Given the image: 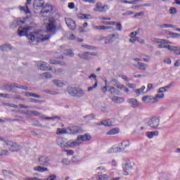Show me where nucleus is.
Returning <instances> with one entry per match:
<instances>
[{"label": "nucleus", "instance_id": "4468645a", "mask_svg": "<svg viewBox=\"0 0 180 180\" xmlns=\"http://www.w3.org/2000/svg\"><path fill=\"white\" fill-rule=\"evenodd\" d=\"M37 67L41 70V71H51V68L49 69V67L47 66V63L46 62H38L37 64Z\"/></svg>", "mask_w": 180, "mask_h": 180}, {"label": "nucleus", "instance_id": "5fc2aeb1", "mask_svg": "<svg viewBox=\"0 0 180 180\" xmlns=\"http://www.w3.org/2000/svg\"><path fill=\"white\" fill-rule=\"evenodd\" d=\"M26 24V20L25 19H18L17 20V25H25Z\"/></svg>", "mask_w": 180, "mask_h": 180}, {"label": "nucleus", "instance_id": "412c9836", "mask_svg": "<svg viewBox=\"0 0 180 180\" xmlns=\"http://www.w3.org/2000/svg\"><path fill=\"white\" fill-rule=\"evenodd\" d=\"M22 94L25 95V96H30L31 98H38L39 99L41 98L40 95H38L32 92L22 91Z\"/></svg>", "mask_w": 180, "mask_h": 180}, {"label": "nucleus", "instance_id": "4d7b16f0", "mask_svg": "<svg viewBox=\"0 0 180 180\" xmlns=\"http://www.w3.org/2000/svg\"><path fill=\"white\" fill-rule=\"evenodd\" d=\"M122 4H129V5H136V1H129L127 0H121Z\"/></svg>", "mask_w": 180, "mask_h": 180}, {"label": "nucleus", "instance_id": "f704fd0d", "mask_svg": "<svg viewBox=\"0 0 180 180\" xmlns=\"http://www.w3.org/2000/svg\"><path fill=\"white\" fill-rule=\"evenodd\" d=\"M119 133V129L117 128H114L110 129L107 132V134L108 136H113L115 134H117Z\"/></svg>", "mask_w": 180, "mask_h": 180}, {"label": "nucleus", "instance_id": "a211bd4d", "mask_svg": "<svg viewBox=\"0 0 180 180\" xmlns=\"http://www.w3.org/2000/svg\"><path fill=\"white\" fill-rule=\"evenodd\" d=\"M128 103H129V105H131L132 108H139V106H140V103H139V101H137V99L135 98H129L127 100Z\"/></svg>", "mask_w": 180, "mask_h": 180}, {"label": "nucleus", "instance_id": "37998d69", "mask_svg": "<svg viewBox=\"0 0 180 180\" xmlns=\"http://www.w3.org/2000/svg\"><path fill=\"white\" fill-rule=\"evenodd\" d=\"M167 33L169 36H173L174 39H179L180 37V34H178L176 32H172L168 31Z\"/></svg>", "mask_w": 180, "mask_h": 180}, {"label": "nucleus", "instance_id": "ea45409f", "mask_svg": "<svg viewBox=\"0 0 180 180\" xmlns=\"http://www.w3.org/2000/svg\"><path fill=\"white\" fill-rule=\"evenodd\" d=\"M2 89H5L6 91H13V86L9 85L8 84H4L1 86Z\"/></svg>", "mask_w": 180, "mask_h": 180}, {"label": "nucleus", "instance_id": "c9c22d12", "mask_svg": "<svg viewBox=\"0 0 180 180\" xmlns=\"http://www.w3.org/2000/svg\"><path fill=\"white\" fill-rule=\"evenodd\" d=\"M53 83L54 84V85H56V86H58L59 88H61L65 85L64 82L58 79L53 80Z\"/></svg>", "mask_w": 180, "mask_h": 180}, {"label": "nucleus", "instance_id": "f257e3e1", "mask_svg": "<svg viewBox=\"0 0 180 180\" xmlns=\"http://www.w3.org/2000/svg\"><path fill=\"white\" fill-rule=\"evenodd\" d=\"M32 29H33V27L25 24V25H20L18 27L17 33L20 37L26 36L30 43H33L34 41H46L50 39V35H44L43 31L41 30L32 32L28 34Z\"/></svg>", "mask_w": 180, "mask_h": 180}, {"label": "nucleus", "instance_id": "680f3d73", "mask_svg": "<svg viewBox=\"0 0 180 180\" xmlns=\"http://www.w3.org/2000/svg\"><path fill=\"white\" fill-rule=\"evenodd\" d=\"M160 44H172V43L167 39H160Z\"/></svg>", "mask_w": 180, "mask_h": 180}, {"label": "nucleus", "instance_id": "052dcab7", "mask_svg": "<svg viewBox=\"0 0 180 180\" xmlns=\"http://www.w3.org/2000/svg\"><path fill=\"white\" fill-rule=\"evenodd\" d=\"M176 49H178V46H172L170 45H167V50H169L170 51H176Z\"/></svg>", "mask_w": 180, "mask_h": 180}, {"label": "nucleus", "instance_id": "49530a36", "mask_svg": "<svg viewBox=\"0 0 180 180\" xmlns=\"http://www.w3.org/2000/svg\"><path fill=\"white\" fill-rule=\"evenodd\" d=\"M115 29L116 30H117L118 32H122V29H123V26H122V23L120 22H116L115 24Z\"/></svg>", "mask_w": 180, "mask_h": 180}, {"label": "nucleus", "instance_id": "e433bc0d", "mask_svg": "<svg viewBox=\"0 0 180 180\" xmlns=\"http://www.w3.org/2000/svg\"><path fill=\"white\" fill-rule=\"evenodd\" d=\"M101 124L103 126H105L106 127H109L112 126V120H105L101 122Z\"/></svg>", "mask_w": 180, "mask_h": 180}, {"label": "nucleus", "instance_id": "e2e57ef3", "mask_svg": "<svg viewBox=\"0 0 180 180\" xmlns=\"http://www.w3.org/2000/svg\"><path fill=\"white\" fill-rule=\"evenodd\" d=\"M146 58H142V61H144L145 63H150L151 60V57L150 56H146Z\"/></svg>", "mask_w": 180, "mask_h": 180}, {"label": "nucleus", "instance_id": "c03bdc74", "mask_svg": "<svg viewBox=\"0 0 180 180\" xmlns=\"http://www.w3.org/2000/svg\"><path fill=\"white\" fill-rule=\"evenodd\" d=\"M41 77L46 79H50V78L53 77L51 72H44L41 75Z\"/></svg>", "mask_w": 180, "mask_h": 180}, {"label": "nucleus", "instance_id": "b1692460", "mask_svg": "<svg viewBox=\"0 0 180 180\" xmlns=\"http://www.w3.org/2000/svg\"><path fill=\"white\" fill-rule=\"evenodd\" d=\"M111 99L112 101L115 102V103H123V102H124L123 97L113 96Z\"/></svg>", "mask_w": 180, "mask_h": 180}, {"label": "nucleus", "instance_id": "9b49d317", "mask_svg": "<svg viewBox=\"0 0 180 180\" xmlns=\"http://www.w3.org/2000/svg\"><path fill=\"white\" fill-rule=\"evenodd\" d=\"M44 6V0H34L33 2V8L36 9V11H39V9H41Z\"/></svg>", "mask_w": 180, "mask_h": 180}, {"label": "nucleus", "instance_id": "ddd939ff", "mask_svg": "<svg viewBox=\"0 0 180 180\" xmlns=\"http://www.w3.org/2000/svg\"><path fill=\"white\" fill-rule=\"evenodd\" d=\"M31 4L32 0H27V2L24 6H20V11H21V12H24V13H26V15H27V13H30V10H29V6L27 5H30Z\"/></svg>", "mask_w": 180, "mask_h": 180}, {"label": "nucleus", "instance_id": "bb28decb", "mask_svg": "<svg viewBox=\"0 0 180 180\" xmlns=\"http://www.w3.org/2000/svg\"><path fill=\"white\" fill-rule=\"evenodd\" d=\"M146 134L148 139H153V137L158 136V134H160V132H158V131H152L146 132Z\"/></svg>", "mask_w": 180, "mask_h": 180}, {"label": "nucleus", "instance_id": "c756f323", "mask_svg": "<svg viewBox=\"0 0 180 180\" xmlns=\"http://www.w3.org/2000/svg\"><path fill=\"white\" fill-rule=\"evenodd\" d=\"M147 67L148 65L146 64L138 62L136 68H138V70H140L141 71H146V70H147Z\"/></svg>", "mask_w": 180, "mask_h": 180}, {"label": "nucleus", "instance_id": "c85d7f7f", "mask_svg": "<svg viewBox=\"0 0 180 180\" xmlns=\"http://www.w3.org/2000/svg\"><path fill=\"white\" fill-rule=\"evenodd\" d=\"M79 19H86L88 20H91V19H94V17L91 14H84L80 13L79 15Z\"/></svg>", "mask_w": 180, "mask_h": 180}, {"label": "nucleus", "instance_id": "393cba45", "mask_svg": "<svg viewBox=\"0 0 180 180\" xmlns=\"http://www.w3.org/2000/svg\"><path fill=\"white\" fill-rule=\"evenodd\" d=\"M120 151H122V148L113 146L112 148H110L107 150V153L108 154H112V153H120Z\"/></svg>", "mask_w": 180, "mask_h": 180}, {"label": "nucleus", "instance_id": "423d86ee", "mask_svg": "<svg viewBox=\"0 0 180 180\" xmlns=\"http://www.w3.org/2000/svg\"><path fill=\"white\" fill-rule=\"evenodd\" d=\"M120 35L119 33L115 32V34H112L108 35L105 39V44H112L115 40H117L119 39Z\"/></svg>", "mask_w": 180, "mask_h": 180}, {"label": "nucleus", "instance_id": "de8ad7c7", "mask_svg": "<svg viewBox=\"0 0 180 180\" xmlns=\"http://www.w3.org/2000/svg\"><path fill=\"white\" fill-rule=\"evenodd\" d=\"M29 102H31L32 103H43V101L37 100L35 98H30Z\"/></svg>", "mask_w": 180, "mask_h": 180}, {"label": "nucleus", "instance_id": "09e8293b", "mask_svg": "<svg viewBox=\"0 0 180 180\" xmlns=\"http://www.w3.org/2000/svg\"><path fill=\"white\" fill-rule=\"evenodd\" d=\"M109 91L112 95H117V90L116 89V88L111 86Z\"/></svg>", "mask_w": 180, "mask_h": 180}, {"label": "nucleus", "instance_id": "0e129e2a", "mask_svg": "<svg viewBox=\"0 0 180 180\" xmlns=\"http://www.w3.org/2000/svg\"><path fill=\"white\" fill-rule=\"evenodd\" d=\"M144 89H146V86H142L141 89H136L135 93L136 94H140V92H143V91H144Z\"/></svg>", "mask_w": 180, "mask_h": 180}, {"label": "nucleus", "instance_id": "0eeeda50", "mask_svg": "<svg viewBox=\"0 0 180 180\" xmlns=\"http://www.w3.org/2000/svg\"><path fill=\"white\" fill-rule=\"evenodd\" d=\"M109 6L108 5H104L102 6V3L98 2L96 4V8L94 9V12H108L109 11Z\"/></svg>", "mask_w": 180, "mask_h": 180}, {"label": "nucleus", "instance_id": "a878e982", "mask_svg": "<svg viewBox=\"0 0 180 180\" xmlns=\"http://www.w3.org/2000/svg\"><path fill=\"white\" fill-rule=\"evenodd\" d=\"M80 144H81V142L79 141H78V138H77L76 141H69L68 148L69 147H72V148L78 147L80 146Z\"/></svg>", "mask_w": 180, "mask_h": 180}, {"label": "nucleus", "instance_id": "2f4dec72", "mask_svg": "<svg viewBox=\"0 0 180 180\" xmlns=\"http://www.w3.org/2000/svg\"><path fill=\"white\" fill-rule=\"evenodd\" d=\"M79 58H83V60H91V57L88 56V52H83L82 53L77 54Z\"/></svg>", "mask_w": 180, "mask_h": 180}, {"label": "nucleus", "instance_id": "6e6d98bb", "mask_svg": "<svg viewBox=\"0 0 180 180\" xmlns=\"http://www.w3.org/2000/svg\"><path fill=\"white\" fill-rule=\"evenodd\" d=\"M46 120H60V117L58 116H55V117H45Z\"/></svg>", "mask_w": 180, "mask_h": 180}, {"label": "nucleus", "instance_id": "2eb2a0df", "mask_svg": "<svg viewBox=\"0 0 180 180\" xmlns=\"http://www.w3.org/2000/svg\"><path fill=\"white\" fill-rule=\"evenodd\" d=\"M156 98L153 97L152 96H145L142 98L143 102H145V103H155Z\"/></svg>", "mask_w": 180, "mask_h": 180}, {"label": "nucleus", "instance_id": "1a4fd4ad", "mask_svg": "<svg viewBox=\"0 0 180 180\" xmlns=\"http://www.w3.org/2000/svg\"><path fill=\"white\" fill-rule=\"evenodd\" d=\"M38 162L40 165H43L44 167H48L50 164V159L46 155L39 156L38 159Z\"/></svg>", "mask_w": 180, "mask_h": 180}, {"label": "nucleus", "instance_id": "864d4df0", "mask_svg": "<svg viewBox=\"0 0 180 180\" xmlns=\"http://www.w3.org/2000/svg\"><path fill=\"white\" fill-rule=\"evenodd\" d=\"M169 12L170 15H175V13H176V8L175 7H171Z\"/></svg>", "mask_w": 180, "mask_h": 180}, {"label": "nucleus", "instance_id": "dca6fc26", "mask_svg": "<svg viewBox=\"0 0 180 180\" xmlns=\"http://www.w3.org/2000/svg\"><path fill=\"white\" fill-rule=\"evenodd\" d=\"M91 139H92V137L91 136V135H89V134L79 135L77 136V141H79L80 143L81 141H89Z\"/></svg>", "mask_w": 180, "mask_h": 180}, {"label": "nucleus", "instance_id": "aec40b11", "mask_svg": "<svg viewBox=\"0 0 180 180\" xmlns=\"http://www.w3.org/2000/svg\"><path fill=\"white\" fill-rule=\"evenodd\" d=\"M53 12V6L46 4L42 9L41 13H51Z\"/></svg>", "mask_w": 180, "mask_h": 180}, {"label": "nucleus", "instance_id": "603ef678", "mask_svg": "<svg viewBox=\"0 0 180 180\" xmlns=\"http://www.w3.org/2000/svg\"><path fill=\"white\" fill-rule=\"evenodd\" d=\"M57 179V176L56 174L49 175L45 180H56Z\"/></svg>", "mask_w": 180, "mask_h": 180}, {"label": "nucleus", "instance_id": "9d476101", "mask_svg": "<svg viewBox=\"0 0 180 180\" xmlns=\"http://www.w3.org/2000/svg\"><path fill=\"white\" fill-rule=\"evenodd\" d=\"M65 22L70 30H75L77 25L75 21L71 18H65Z\"/></svg>", "mask_w": 180, "mask_h": 180}, {"label": "nucleus", "instance_id": "7ed1b4c3", "mask_svg": "<svg viewBox=\"0 0 180 180\" xmlns=\"http://www.w3.org/2000/svg\"><path fill=\"white\" fill-rule=\"evenodd\" d=\"M160 117L153 116L148 120L147 124L153 130H155L160 126Z\"/></svg>", "mask_w": 180, "mask_h": 180}, {"label": "nucleus", "instance_id": "4c0bfd02", "mask_svg": "<svg viewBox=\"0 0 180 180\" xmlns=\"http://www.w3.org/2000/svg\"><path fill=\"white\" fill-rule=\"evenodd\" d=\"M158 27H161L162 29H168L169 27H172L174 29V27H175V25L172 24H163L158 25Z\"/></svg>", "mask_w": 180, "mask_h": 180}, {"label": "nucleus", "instance_id": "f3484780", "mask_svg": "<svg viewBox=\"0 0 180 180\" xmlns=\"http://www.w3.org/2000/svg\"><path fill=\"white\" fill-rule=\"evenodd\" d=\"M70 131H71V133L72 134H78L79 133H83L84 129H82V128H81V127L73 126L70 128Z\"/></svg>", "mask_w": 180, "mask_h": 180}, {"label": "nucleus", "instance_id": "58836bf2", "mask_svg": "<svg viewBox=\"0 0 180 180\" xmlns=\"http://www.w3.org/2000/svg\"><path fill=\"white\" fill-rule=\"evenodd\" d=\"M171 88H172V84H169L166 86L160 88L159 92H167L168 89H171Z\"/></svg>", "mask_w": 180, "mask_h": 180}, {"label": "nucleus", "instance_id": "69168bd1", "mask_svg": "<svg viewBox=\"0 0 180 180\" xmlns=\"http://www.w3.org/2000/svg\"><path fill=\"white\" fill-rule=\"evenodd\" d=\"M9 154V151L8 150H2L0 153V156L8 155Z\"/></svg>", "mask_w": 180, "mask_h": 180}, {"label": "nucleus", "instance_id": "3c124183", "mask_svg": "<svg viewBox=\"0 0 180 180\" xmlns=\"http://www.w3.org/2000/svg\"><path fill=\"white\" fill-rule=\"evenodd\" d=\"M22 180H46V179H39L37 177H27V178L22 179Z\"/></svg>", "mask_w": 180, "mask_h": 180}, {"label": "nucleus", "instance_id": "79ce46f5", "mask_svg": "<svg viewBox=\"0 0 180 180\" xmlns=\"http://www.w3.org/2000/svg\"><path fill=\"white\" fill-rule=\"evenodd\" d=\"M158 94H157L155 98V101L156 102H158V99H162V98H164V92H160V89L158 91Z\"/></svg>", "mask_w": 180, "mask_h": 180}, {"label": "nucleus", "instance_id": "39448f33", "mask_svg": "<svg viewBox=\"0 0 180 180\" xmlns=\"http://www.w3.org/2000/svg\"><path fill=\"white\" fill-rule=\"evenodd\" d=\"M46 32L49 34H56V32H57V27L56 26V20H49V23L46 26Z\"/></svg>", "mask_w": 180, "mask_h": 180}, {"label": "nucleus", "instance_id": "338daca9", "mask_svg": "<svg viewBox=\"0 0 180 180\" xmlns=\"http://www.w3.org/2000/svg\"><path fill=\"white\" fill-rule=\"evenodd\" d=\"M62 163L65 164V165H70V160L67 158H63L62 160Z\"/></svg>", "mask_w": 180, "mask_h": 180}, {"label": "nucleus", "instance_id": "72a5a7b5", "mask_svg": "<svg viewBox=\"0 0 180 180\" xmlns=\"http://www.w3.org/2000/svg\"><path fill=\"white\" fill-rule=\"evenodd\" d=\"M34 171H37L38 172H46V171H49L47 167H43L41 166H37L34 168Z\"/></svg>", "mask_w": 180, "mask_h": 180}, {"label": "nucleus", "instance_id": "7c9ffc66", "mask_svg": "<svg viewBox=\"0 0 180 180\" xmlns=\"http://www.w3.org/2000/svg\"><path fill=\"white\" fill-rule=\"evenodd\" d=\"M0 50L1 51H9L10 50H12V46H11L10 44H4L0 46Z\"/></svg>", "mask_w": 180, "mask_h": 180}, {"label": "nucleus", "instance_id": "a19ab883", "mask_svg": "<svg viewBox=\"0 0 180 180\" xmlns=\"http://www.w3.org/2000/svg\"><path fill=\"white\" fill-rule=\"evenodd\" d=\"M115 86L117 88H118V89H122L123 91H124L125 92H129V89L127 87H126V86L123 85V84H120L119 83L115 85Z\"/></svg>", "mask_w": 180, "mask_h": 180}, {"label": "nucleus", "instance_id": "4be33fe9", "mask_svg": "<svg viewBox=\"0 0 180 180\" xmlns=\"http://www.w3.org/2000/svg\"><path fill=\"white\" fill-rule=\"evenodd\" d=\"M122 168L124 172H127V171H130L131 169H133V167L131 166L130 161H127L124 163V165L122 166Z\"/></svg>", "mask_w": 180, "mask_h": 180}, {"label": "nucleus", "instance_id": "8fccbe9b", "mask_svg": "<svg viewBox=\"0 0 180 180\" xmlns=\"http://www.w3.org/2000/svg\"><path fill=\"white\" fill-rule=\"evenodd\" d=\"M65 56H69V57H74V52L71 50H66L65 52Z\"/></svg>", "mask_w": 180, "mask_h": 180}, {"label": "nucleus", "instance_id": "f03ea898", "mask_svg": "<svg viewBox=\"0 0 180 180\" xmlns=\"http://www.w3.org/2000/svg\"><path fill=\"white\" fill-rule=\"evenodd\" d=\"M67 91L70 96H75L76 98H82L85 95L84 90L77 87L68 86Z\"/></svg>", "mask_w": 180, "mask_h": 180}, {"label": "nucleus", "instance_id": "6e6552de", "mask_svg": "<svg viewBox=\"0 0 180 180\" xmlns=\"http://www.w3.org/2000/svg\"><path fill=\"white\" fill-rule=\"evenodd\" d=\"M56 143L61 148H68L69 141L65 138H58Z\"/></svg>", "mask_w": 180, "mask_h": 180}, {"label": "nucleus", "instance_id": "bf43d9fd", "mask_svg": "<svg viewBox=\"0 0 180 180\" xmlns=\"http://www.w3.org/2000/svg\"><path fill=\"white\" fill-rule=\"evenodd\" d=\"M82 47H84V49H86L87 50H95V47L91 45H82Z\"/></svg>", "mask_w": 180, "mask_h": 180}, {"label": "nucleus", "instance_id": "13d9d810", "mask_svg": "<svg viewBox=\"0 0 180 180\" xmlns=\"http://www.w3.org/2000/svg\"><path fill=\"white\" fill-rule=\"evenodd\" d=\"M2 174H3V175H4V176H8V175H11V174H12V173L9 170L3 169Z\"/></svg>", "mask_w": 180, "mask_h": 180}, {"label": "nucleus", "instance_id": "a18cd8bd", "mask_svg": "<svg viewBox=\"0 0 180 180\" xmlns=\"http://www.w3.org/2000/svg\"><path fill=\"white\" fill-rule=\"evenodd\" d=\"M67 131L63 129L58 128L56 131V134L60 135V134H66Z\"/></svg>", "mask_w": 180, "mask_h": 180}, {"label": "nucleus", "instance_id": "cd10ccee", "mask_svg": "<svg viewBox=\"0 0 180 180\" xmlns=\"http://www.w3.org/2000/svg\"><path fill=\"white\" fill-rule=\"evenodd\" d=\"M93 29H96V30H108L109 29H112V27L104 25H93Z\"/></svg>", "mask_w": 180, "mask_h": 180}, {"label": "nucleus", "instance_id": "20e7f679", "mask_svg": "<svg viewBox=\"0 0 180 180\" xmlns=\"http://www.w3.org/2000/svg\"><path fill=\"white\" fill-rule=\"evenodd\" d=\"M6 146H8L10 147L9 150L12 153L20 151V150H22L23 147L22 146L18 145L16 142H13L12 141L6 140L5 141Z\"/></svg>", "mask_w": 180, "mask_h": 180}, {"label": "nucleus", "instance_id": "f8f14e48", "mask_svg": "<svg viewBox=\"0 0 180 180\" xmlns=\"http://www.w3.org/2000/svg\"><path fill=\"white\" fill-rule=\"evenodd\" d=\"M92 78L95 81V83L92 86L88 87L87 89L88 92H91V91H94V89H95L98 86V79H96V76L94 74H91L89 77V79H92Z\"/></svg>", "mask_w": 180, "mask_h": 180}, {"label": "nucleus", "instance_id": "6ab92c4d", "mask_svg": "<svg viewBox=\"0 0 180 180\" xmlns=\"http://www.w3.org/2000/svg\"><path fill=\"white\" fill-rule=\"evenodd\" d=\"M25 115H27L28 116H39V117H44V115H43L41 113L37 111H33V110H27L25 112Z\"/></svg>", "mask_w": 180, "mask_h": 180}, {"label": "nucleus", "instance_id": "5701e85b", "mask_svg": "<svg viewBox=\"0 0 180 180\" xmlns=\"http://www.w3.org/2000/svg\"><path fill=\"white\" fill-rule=\"evenodd\" d=\"M94 180H108L109 179V176L108 174H100L96 175L93 177Z\"/></svg>", "mask_w": 180, "mask_h": 180}, {"label": "nucleus", "instance_id": "473e14b6", "mask_svg": "<svg viewBox=\"0 0 180 180\" xmlns=\"http://www.w3.org/2000/svg\"><path fill=\"white\" fill-rule=\"evenodd\" d=\"M120 146H122V151H123V150H124L125 148H127V147H129L130 146V142L129 141H123L122 142H121L120 143Z\"/></svg>", "mask_w": 180, "mask_h": 180}, {"label": "nucleus", "instance_id": "774afa93", "mask_svg": "<svg viewBox=\"0 0 180 180\" xmlns=\"http://www.w3.org/2000/svg\"><path fill=\"white\" fill-rule=\"evenodd\" d=\"M65 153H67L68 155H74V150H64Z\"/></svg>", "mask_w": 180, "mask_h": 180}]
</instances>
